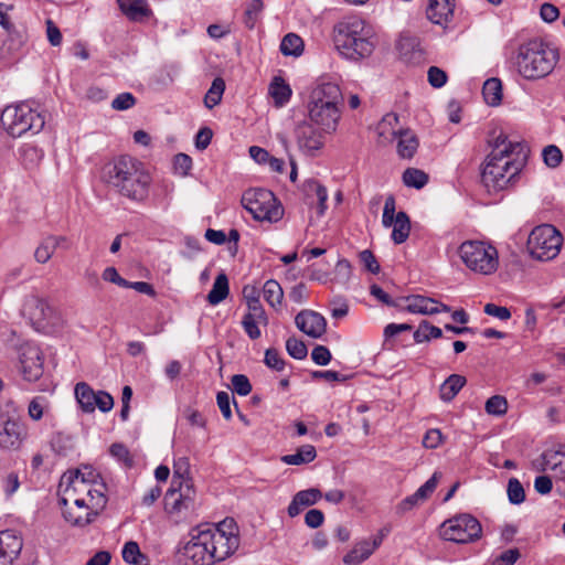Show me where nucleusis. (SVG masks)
<instances>
[{"instance_id": "45", "label": "nucleus", "mask_w": 565, "mask_h": 565, "mask_svg": "<svg viewBox=\"0 0 565 565\" xmlns=\"http://www.w3.org/2000/svg\"><path fill=\"white\" fill-rule=\"evenodd\" d=\"M225 89V83L222 78L217 77L212 82V85L204 97V104L207 108H213L214 106L218 105L222 95Z\"/></svg>"}, {"instance_id": "14", "label": "nucleus", "mask_w": 565, "mask_h": 565, "mask_svg": "<svg viewBox=\"0 0 565 565\" xmlns=\"http://www.w3.org/2000/svg\"><path fill=\"white\" fill-rule=\"evenodd\" d=\"M20 369L23 379L34 382L42 376L43 359L40 348L31 342L22 344L19 349Z\"/></svg>"}, {"instance_id": "60", "label": "nucleus", "mask_w": 565, "mask_h": 565, "mask_svg": "<svg viewBox=\"0 0 565 565\" xmlns=\"http://www.w3.org/2000/svg\"><path fill=\"white\" fill-rule=\"evenodd\" d=\"M428 83L435 88H441L447 83V74L437 66H430L427 72Z\"/></svg>"}, {"instance_id": "15", "label": "nucleus", "mask_w": 565, "mask_h": 565, "mask_svg": "<svg viewBox=\"0 0 565 565\" xmlns=\"http://www.w3.org/2000/svg\"><path fill=\"white\" fill-rule=\"evenodd\" d=\"M22 313L36 330H44L52 323L54 311L47 301L38 296H29L22 306Z\"/></svg>"}, {"instance_id": "12", "label": "nucleus", "mask_w": 565, "mask_h": 565, "mask_svg": "<svg viewBox=\"0 0 565 565\" xmlns=\"http://www.w3.org/2000/svg\"><path fill=\"white\" fill-rule=\"evenodd\" d=\"M195 507V490L193 486L183 480L175 470L172 486L164 495V510L167 513L177 516H186L194 511Z\"/></svg>"}, {"instance_id": "9", "label": "nucleus", "mask_w": 565, "mask_h": 565, "mask_svg": "<svg viewBox=\"0 0 565 565\" xmlns=\"http://www.w3.org/2000/svg\"><path fill=\"white\" fill-rule=\"evenodd\" d=\"M439 537L455 544L467 545L479 541L482 525L470 513H459L445 520L438 529Z\"/></svg>"}, {"instance_id": "42", "label": "nucleus", "mask_w": 565, "mask_h": 565, "mask_svg": "<svg viewBox=\"0 0 565 565\" xmlns=\"http://www.w3.org/2000/svg\"><path fill=\"white\" fill-rule=\"evenodd\" d=\"M397 122L398 116L396 114H386L377 126L379 136L384 137L385 139H395L399 131L395 129Z\"/></svg>"}, {"instance_id": "59", "label": "nucleus", "mask_w": 565, "mask_h": 565, "mask_svg": "<svg viewBox=\"0 0 565 565\" xmlns=\"http://www.w3.org/2000/svg\"><path fill=\"white\" fill-rule=\"evenodd\" d=\"M439 477V472H434L433 476L415 491L417 497H420L423 501L427 500L436 490Z\"/></svg>"}, {"instance_id": "46", "label": "nucleus", "mask_w": 565, "mask_h": 565, "mask_svg": "<svg viewBox=\"0 0 565 565\" xmlns=\"http://www.w3.org/2000/svg\"><path fill=\"white\" fill-rule=\"evenodd\" d=\"M63 515H64L65 520L67 522H70L71 524L77 525V526H85L93 522L94 518L97 515V512L83 510L82 512L75 513L71 509L70 510L64 509Z\"/></svg>"}, {"instance_id": "3", "label": "nucleus", "mask_w": 565, "mask_h": 565, "mask_svg": "<svg viewBox=\"0 0 565 565\" xmlns=\"http://www.w3.org/2000/svg\"><path fill=\"white\" fill-rule=\"evenodd\" d=\"M333 43L339 54L351 62L370 57L377 36L373 26L359 15H348L333 26Z\"/></svg>"}, {"instance_id": "31", "label": "nucleus", "mask_w": 565, "mask_h": 565, "mask_svg": "<svg viewBox=\"0 0 565 565\" xmlns=\"http://www.w3.org/2000/svg\"><path fill=\"white\" fill-rule=\"evenodd\" d=\"M230 292L228 279L225 274L216 276L213 287L207 294V301L212 306H216L226 299Z\"/></svg>"}, {"instance_id": "25", "label": "nucleus", "mask_w": 565, "mask_h": 565, "mask_svg": "<svg viewBox=\"0 0 565 565\" xmlns=\"http://www.w3.org/2000/svg\"><path fill=\"white\" fill-rule=\"evenodd\" d=\"M379 547L371 540H362L344 555L343 562L347 565H358L367 559Z\"/></svg>"}, {"instance_id": "4", "label": "nucleus", "mask_w": 565, "mask_h": 565, "mask_svg": "<svg viewBox=\"0 0 565 565\" xmlns=\"http://www.w3.org/2000/svg\"><path fill=\"white\" fill-rule=\"evenodd\" d=\"M104 179L131 201L143 202L148 198L151 177L143 164L130 156H120L107 164Z\"/></svg>"}, {"instance_id": "18", "label": "nucleus", "mask_w": 565, "mask_h": 565, "mask_svg": "<svg viewBox=\"0 0 565 565\" xmlns=\"http://www.w3.org/2000/svg\"><path fill=\"white\" fill-rule=\"evenodd\" d=\"M404 301L405 306L403 309L414 315L433 316L439 312L450 311L449 306L424 295H411L405 297Z\"/></svg>"}, {"instance_id": "57", "label": "nucleus", "mask_w": 565, "mask_h": 565, "mask_svg": "<svg viewBox=\"0 0 565 565\" xmlns=\"http://www.w3.org/2000/svg\"><path fill=\"white\" fill-rule=\"evenodd\" d=\"M3 492L7 497H11L20 487L19 476L14 471H10L1 479Z\"/></svg>"}, {"instance_id": "19", "label": "nucleus", "mask_w": 565, "mask_h": 565, "mask_svg": "<svg viewBox=\"0 0 565 565\" xmlns=\"http://www.w3.org/2000/svg\"><path fill=\"white\" fill-rule=\"evenodd\" d=\"M23 548V539L14 530L0 531V565H13Z\"/></svg>"}, {"instance_id": "28", "label": "nucleus", "mask_w": 565, "mask_h": 565, "mask_svg": "<svg viewBox=\"0 0 565 565\" xmlns=\"http://www.w3.org/2000/svg\"><path fill=\"white\" fill-rule=\"evenodd\" d=\"M269 95L277 107L285 106L291 97L292 90L289 84L280 76H275L269 84Z\"/></svg>"}, {"instance_id": "48", "label": "nucleus", "mask_w": 565, "mask_h": 565, "mask_svg": "<svg viewBox=\"0 0 565 565\" xmlns=\"http://www.w3.org/2000/svg\"><path fill=\"white\" fill-rule=\"evenodd\" d=\"M542 157L544 163L551 169L557 168L563 160L561 149L554 145L546 146L542 151Z\"/></svg>"}, {"instance_id": "22", "label": "nucleus", "mask_w": 565, "mask_h": 565, "mask_svg": "<svg viewBox=\"0 0 565 565\" xmlns=\"http://www.w3.org/2000/svg\"><path fill=\"white\" fill-rule=\"evenodd\" d=\"M454 9L455 0H428L426 15L434 24L445 26L450 22Z\"/></svg>"}, {"instance_id": "41", "label": "nucleus", "mask_w": 565, "mask_h": 565, "mask_svg": "<svg viewBox=\"0 0 565 565\" xmlns=\"http://www.w3.org/2000/svg\"><path fill=\"white\" fill-rule=\"evenodd\" d=\"M443 335L440 328L430 324L427 320L419 323L418 329L414 332V341L422 343L430 339H438Z\"/></svg>"}, {"instance_id": "20", "label": "nucleus", "mask_w": 565, "mask_h": 565, "mask_svg": "<svg viewBox=\"0 0 565 565\" xmlns=\"http://www.w3.org/2000/svg\"><path fill=\"white\" fill-rule=\"evenodd\" d=\"M297 328L312 339L321 338L327 331L326 318L313 310H301L295 318Z\"/></svg>"}, {"instance_id": "6", "label": "nucleus", "mask_w": 565, "mask_h": 565, "mask_svg": "<svg viewBox=\"0 0 565 565\" xmlns=\"http://www.w3.org/2000/svg\"><path fill=\"white\" fill-rule=\"evenodd\" d=\"M343 96L340 86L332 81H321L311 90L307 105L310 121L323 132L335 131L341 117Z\"/></svg>"}, {"instance_id": "29", "label": "nucleus", "mask_w": 565, "mask_h": 565, "mask_svg": "<svg viewBox=\"0 0 565 565\" xmlns=\"http://www.w3.org/2000/svg\"><path fill=\"white\" fill-rule=\"evenodd\" d=\"M317 457V450L312 445H303L295 454L285 455L280 460L289 466H301L312 462Z\"/></svg>"}, {"instance_id": "35", "label": "nucleus", "mask_w": 565, "mask_h": 565, "mask_svg": "<svg viewBox=\"0 0 565 565\" xmlns=\"http://www.w3.org/2000/svg\"><path fill=\"white\" fill-rule=\"evenodd\" d=\"M303 41L296 33L286 34L280 43V52L285 56L298 57L303 53Z\"/></svg>"}, {"instance_id": "51", "label": "nucleus", "mask_w": 565, "mask_h": 565, "mask_svg": "<svg viewBox=\"0 0 565 565\" xmlns=\"http://www.w3.org/2000/svg\"><path fill=\"white\" fill-rule=\"evenodd\" d=\"M264 8L262 0H250L245 9V24L252 29L254 28L259 14Z\"/></svg>"}, {"instance_id": "26", "label": "nucleus", "mask_w": 565, "mask_h": 565, "mask_svg": "<svg viewBox=\"0 0 565 565\" xmlns=\"http://www.w3.org/2000/svg\"><path fill=\"white\" fill-rule=\"evenodd\" d=\"M396 50L407 63L417 61L422 55L419 42L417 38L412 35H401L396 42Z\"/></svg>"}, {"instance_id": "43", "label": "nucleus", "mask_w": 565, "mask_h": 565, "mask_svg": "<svg viewBox=\"0 0 565 565\" xmlns=\"http://www.w3.org/2000/svg\"><path fill=\"white\" fill-rule=\"evenodd\" d=\"M403 182L408 188L422 189L428 182V175L416 168H408L403 173Z\"/></svg>"}, {"instance_id": "27", "label": "nucleus", "mask_w": 565, "mask_h": 565, "mask_svg": "<svg viewBox=\"0 0 565 565\" xmlns=\"http://www.w3.org/2000/svg\"><path fill=\"white\" fill-rule=\"evenodd\" d=\"M397 153L401 158L411 159L418 149V139L409 129L399 130L397 136Z\"/></svg>"}, {"instance_id": "64", "label": "nucleus", "mask_w": 565, "mask_h": 565, "mask_svg": "<svg viewBox=\"0 0 565 565\" xmlns=\"http://www.w3.org/2000/svg\"><path fill=\"white\" fill-rule=\"evenodd\" d=\"M519 558L520 551L518 548H509L494 558L493 565H514Z\"/></svg>"}, {"instance_id": "52", "label": "nucleus", "mask_w": 565, "mask_h": 565, "mask_svg": "<svg viewBox=\"0 0 565 565\" xmlns=\"http://www.w3.org/2000/svg\"><path fill=\"white\" fill-rule=\"evenodd\" d=\"M286 350L288 354L296 360H303L308 354L306 344L296 338L287 339Z\"/></svg>"}, {"instance_id": "36", "label": "nucleus", "mask_w": 565, "mask_h": 565, "mask_svg": "<svg viewBox=\"0 0 565 565\" xmlns=\"http://www.w3.org/2000/svg\"><path fill=\"white\" fill-rule=\"evenodd\" d=\"M484 100L490 106H497L502 99V84L499 78L492 77L484 82L482 87Z\"/></svg>"}, {"instance_id": "8", "label": "nucleus", "mask_w": 565, "mask_h": 565, "mask_svg": "<svg viewBox=\"0 0 565 565\" xmlns=\"http://www.w3.org/2000/svg\"><path fill=\"white\" fill-rule=\"evenodd\" d=\"M458 253L462 263L471 271L491 275L498 269V250L486 242L466 241L459 246Z\"/></svg>"}, {"instance_id": "17", "label": "nucleus", "mask_w": 565, "mask_h": 565, "mask_svg": "<svg viewBox=\"0 0 565 565\" xmlns=\"http://www.w3.org/2000/svg\"><path fill=\"white\" fill-rule=\"evenodd\" d=\"M543 470L550 471L556 483V491L565 498V445L548 449L542 455Z\"/></svg>"}, {"instance_id": "7", "label": "nucleus", "mask_w": 565, "mask_h": 565, "mask_svg": "<svg viewBox=\"0 0 565 565\" xmlns=\"http://www.w3.org/2000/svg\"><path fill=\"white\" fill-rule=\"evenodd\" d=\"M6 131L12 137H21L26 132L39 134L45 125L44 111L39 105L28 102L7 106L1 115Z\"/></svg>"}, {"instance_id": "63", "label": "nucleus", "mask_w": 565, "mask_h": 565, "mask_svg": "<svg viewBox=\"0 0 565 565\" xmlns=\"http://www.w3.org/2000/svg\"><path fill=\"white\" fill-rule=\"evenodd\" d=\"M311 359L317 365H328L332 359L330 350L324 345H316L311 351Z\"/></svg>"}, {"instance_id": "23", "label": "nucleus", "mask_w": 565, "mask_h": 565, "mask_svg": "<svg viewBox=\"0 0 565 565\" xmlns=\"http://www.w3.org/2000/svg\"><path fill=\"white\" fill-rule=\"evenodd\" d=\"M322 498V493L317 488H310L297 492L288 505V515L297 516L305 508L316 504Z\"/></svg>"}, {"instance_id": "5", "label": "nucleus", "mask_w": 565, "mask_h": 565, "mask_svg": "<svg viewBox=\"0 0 565 565\" xmlns=\"http://www.w3.org/2000/svg\"><path fill=\"white\" fill-rule=\"evenodd\" d=\"M558 60L556 46L542 39H531L519 45L511 57V63L523 79L539 81L553 72Z\"/></svg>"}, {"instance_id": "1", "label": "nucleus", "mask_w": 565, "mask_h": 565, "mask_svg": "<svg viewBox=\"0 0 565 565\" xmlns=\"http://www.w3.org/2000/svg\"><path fill=\"white\" fill-rule=\"evenodd\" d=\"M183 547V556L193 565H213L233 555L239 546L238 529L233 519L216 525L193 529Z\"/></svg>"}, {"instance_id": "34", "label": "nucleus", "mask_w": 565, "mask_h": 565, "mask_svg": "<svg viewBox=\"0 0 565 565\" xmlns=\"http://www.w3.org/2000/svg\"><path fill=\"white\" fill-rule=\"evenodd\" d=\"M96 396V392L93 388L84 383H77L75 386V397L81 408L86 413L94 412V399Z\"/></svg>"}, {"instance_id": "49", "label": "nucleus", "mask_w": 565, "mask_h": 565, "mask_svg": "<svg viewBox=\"0 0 565 565\" xmlns=\"http://www.w3.org/2000/svg\"><path fill=\"white\" fill-rule=\"evenodd\" d=\"M508 498L512 504H521L525 500L523 486L516 478H511L508 482Z\"/></svg>"}, {"instance_id": "54", "label": "nucleus", "mask_w": 565, "mask_h": 565, "mask_svg": "<svg viewBox=\"0 0 565 565\" xmlns=\"http://www.w3.org/2000/svg\"><path fill=\"white\" fill-rule=\"evenodd\" d=\"M232 390L239 396H247L252 392V384L244 374H235L231 379Z\"/></svg>"}, {"instance_id": "33", "label": "nucleus", "mask_w": 565, "mask_h": 565, "mask_svg": "<svg viewBox=\"0 0 565 565\" xmlns=\"http://www.w3.org/2000/svg\"><path fill=\"white\" fill-rule=\"evenodd\" d=\"M8 33V47L12 52H18L24 47L28 42L29 35L26 28L23 25L15 26L11 23L9 28H4Z\"/></svg>"}, {"instance_id": "58", "label": "nucleus", "mask_w": 565, "mask_h": 565, "mask_svg": "<svg viewBox=\"0 0 565 565\" xmlns=\"http://www.w3.org/2000/svg\"><path fill=\"white\" fill-rule=\"evenodd\" d=\"M47 406V401L44 396H35L29 404V415L32 419L39 420L43 416V412Z\"/></svg>"}, {"instance_id": "61", "label": "nucleus", "mask_w": 565, "mask_h": 565, "mask_svg": "<svg viewBox=\"0 0 565 565\" xmlns=\"http://www.w3.org/2000/svg\"><path fill=\"white\" fill-rule=\"evenodd\" d=\"M136 98L131 93L125 92L118 94L111 102V107L116 110H127L135 106Z\"/></svg>"}, {"instance_id": "11", "label": "nucleus", "mask_w": 565, "mask_h": 565, "mask_svg": "<svg viewBox=\"0 0 565 565\" xmlns=\"http://www.w3.org/2000/svg\"><path fill=\"white\" fill-rule=\"evenodd\" d=\"M562 243L563 237L557 228L550 224H543L532 230L526 248L533 258L546 262L558 255Z\"/></svg>"}, {"instance_id": "39", "label": "nucleus", "mask_w": 565, "mask_h": 565, "mask_svg": "<svg viewBox=\"0 0 565 565\" xmlns=\"http://www.w3.org/2000/svg\"><path fill=\"white\" fill-rule=\"evenodd\" d=\"M263 295L265 300L273 308L280 306L284 297V291L278 281L269 279L264 284Z\"/></svg>"}, {"instance_id": "44", "label": "nucleus", "mask_w": 565, "mask_h": 565, "mask_svg": "<svg viewBox=\"0 0 565 565\" xmlns=\"http://www.w3.org/2000/svg\"><path fill=\"white\" fill-rule=\"evenodd\" d=\"M244 297L247 302V307L249 312L247 315H256L258 316L259 320H266V313L264 308L260 305L258 292L255 288L248 289L247 287L244 288Z\"/></svg>"}, {"instance_id": "47", "label": "nucleus", "mask_w": 565, "mask_h": 565, "mask_svg": "<svg viewBox=\"0 0 565 565\" xmlns=\"http://www.w3.org/2000/svg\"><path fill=\"white\" fill-rule=\"evenodd\" d=\"M484 409L489 415L502 416L508 411V402L501 395H493L486 402Z\"/></svg>"}, {"instance_id": "55", "label": "nucleus", "mask_w": 565, "mask_h": 565, "mask_svg": "<svg viewBox=\"0 0 565 565\" xmlns=\"http://www.w3.org/2000/svg\"><path fill=\"white\" fill-rule=\"evenodd\" d=\"M395 199L393 195L386 198L382 215V224L384 227H393L395 222Z\"/></svg>"}, {"instance_id": "21", "label": "nucleus", "mask_w": 565, "mask_h": 565, "mask_svg": "<svg viewBox=\"0 0 565 565\" xmlns=\"http://www.w3.org/2000/svg\"><path fill=\"white\" fill-rule=\"evenodd\" d=\"M23 426L10 418L0 420V448L18 449L23 440Z\"/></svg>"}, {"instance_id": "16", "label": "nucleus", "mask_w": 565, "mask_h": 565, "mask_svg": "<svg viewBox=\"0 0 565 565\" xmlns=\"http://www.w3.org/2000/svg\"><path fill=\"white\" fill-rule=\"evenodd\" d=\"M299 151L307 157H317L324 145L323 135L311 122H300L295 129Z\"/></svg>"}, {"instance_id": "56", "label": "nucleus", "mask_w": 565, "mask_h": 565, "mask_svg": "<svg viewBox=\"0 0 565 565\" xmlns=\"http://www.w3.org/2000/svg\"><path fill=\"white\" fill-rule=\"evenodd\" d=\"M264 363L271 370L282 371L285 369V360L280 356L276 349H267L265 352Z\"/></svg>"}, {"instance_id": "37", "label": "nucleus", "mask_w": 565, "mask_h": 565, "mask_svg": "<svg viewBox=\"0 0 565 565\" xmlns=\"http://www.w3.org/2000/svg\"><path fill=\"white\" fill-rule=\"evenodd\" d=\"M62 237L49 236L42 241L34 252V257L38 263L45 264L54 254Z\"/></svg>"}, {"instance_id": "10", "label": "nucleus", "mask_w": 565, "mask_h": 565, "mask_svg": "<svg viewBox=\"0 0 565 565\" xmlns=\"http://www.w3.org/2000/svg\"><path fill=\"white\" fill-rule=\"evenodd\" d=\"M242 204L255 220L269 223L278 222L284 209L274 193L267 189H249L243 193Z\"/></svg>"}, {"instance_id": "53", "label": "nucleus", "mask_w": 565, "mask_h": 565, "mask_svg": "<svg viewBox=\"0 0 565 565\" xmlns=\"http://www.w3.org/2000/svg\"><path fill=\"white\" fill-rule=\"evenodd\" d=\"M260 321L256 315H245L242 320V326L246 334L252 339L256 340L260 338L262 332L257 324Z\"/></svg>"}, {"instance_id": "62", "label": "nucleus", "mask_w": 565, "mask_h": 565, "mask_svg": "<svg viewBox=\"0 0 565 565\" xmlns=\"http://www.w3.org/2000/svg\"><path fill=\"white\" fill-rule=\"evenodd\" d=\"M114 407V398L105 391L96 392L94 399V411L98 408L100 412H109Z\"/></svg>"}, {"instance_id": "24", "label": "nucleus", "mask_w": 565, "mask_h": 565, "mask_svg": "<svg viewBox=\"0 0 565 565\" xmlns=\"http://www.w3.org/2000/svg\"><path fill=\"white\" fill-rule=\"evenodd\" d=\"M117 3L122 14L134 22H141L152 14L148 0H117Z\"/></svg>"}, {"instance_id": "50", "label": "nucleus", "mask_w": 565, "mask_h": 565, "mask_svg": "<svg viewBox=\"0 0 565 565\" xmlns=\"http://www.w3.org/2000/svg\"><path fill=\"white\" fill-rule=\"evenodd\" d=\"M308 190L315 192L317 201H318V213L320 215L324 214L327 210V200H328V191L324 185L319 183L318 181H310L308 183Z\"/></svg>"}, {"instance_id": "32", "label": "nucleus", "mask_w": 565, "mask_h": 565, "mask_svg": "<svg viewBox=\"0 0 565 565\" xmlns=\"http://www.w3.org/2000/svg\"><path fill=\"white\" fill-rule=\"evenodd\" d=\"M411 233V220L406 212L396 213L395 222L392 231V239L395 244L404 243Z\"/></svg>"}, {"instance_id": "38", "label": "nucleus", "mask_w": 565, "mask_h": 565, "mask_svg": "<svg viewBox=\"0 0 565 565\" xmlns=\"http://www.w3.org/2000/svg\"><path fill=\"white\" fill-rule=\"evenodd\" d=\"M87 478L89 479V490L90 494H85L86 499L88 498V503L92 509L98 510L104 508L106 504V497L104 494L105 486L103 483H93L95 475L90 471L88 472Z\"/></svg>"}, {"instance_id": "40", "label": "nucleus", "mask_w": 565, "mask_h": 565, "mask_svg": "<svg viewBox=\"0 0 565 565\" xmlns=\"http://www.w3.org/2000/svg\"><path fill=\"white\" fill-rule=\"evenodd\" d=\"M121 555L126 563L132 565H145L147 562L146 555L141 553L138 543H136L135 541H129L125 543L121 551Z\"/></svg>"}, {"instance_id": "13", "label": "nucleus", "mask_w": 565, "mask_h": 565, "mask_svg": "<svg viewBox=\"0 0 565 565\" xmlns=\"http://www.w3.org/2000/svg\"><path fill=\"white\" fill-rule=\"evenodd\" d=\"M85 494H90L89 479L87 476L79 471H68L61 478L58 484V503L63 508L70 504V499L82 498Z\"/></svg>"}, {"instance_id": "2", "label": "nucleus", "mask_w": 565, "mask_h": 565, "mask_svg": "<svg viewBox=\"0 0 565 565\" xmlns=\"http://www.w3.org/2000/svg\"><path fill=\"white\" fill-rule=\"evenodd\" d=\"M490 153L487 156L481 178L490 191H501L512 184L524 167L525 146L511 141L500 131L493 132L488 139Z\"/></svg>"}, {"instance_id": "30", "label": "nucleus", "mask_w": 565, "mask_h": 565, "mask_svg": "<svg viewBox=\"0 0 565 565\" xmlns=\"http://www.w3.org/2000/svg\"><path fill=\"white\" fill-rule=\"evenodd\" d=\"M466 384V377L459 374H451L447 377V380L440 385L439 394L440 398L444 402H450L455 398V396L460 392V390Z\"/></svg>"}]
</instances>
